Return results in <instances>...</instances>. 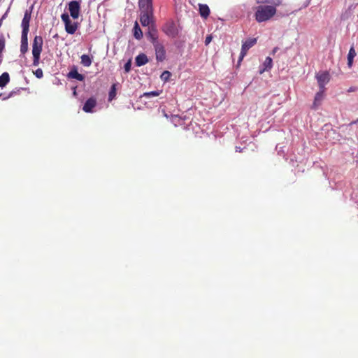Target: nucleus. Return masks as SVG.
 I'll return each mask as SVG.
<instances>
[{
	"label": "nucleus",
	"mask_w": 358,
	"mask_h": 358,
	"mask_svg": "<svg viewBox=\"0 0 358 358\" xmlns=\"http://www.w3.org/2000/svg\"><path fill=\"white\" fill-rule=\"evenodd\" d=\"M138 6L142 26L150 27L152 24L154 11L152 0H138Z\"/></svg>",
	"instance_id": "1"
},
{
	"label": "nucleus",
	"mask_w": 358,
	"mask_h": 358,
	"mask_svg": "<svg viewBox=\"0 0 358 358\" xmlns=\"http://www.w3.org/2000/svg\"><path fill=\"white\" fill-rule=\"evenodd\" d=\"M278 6L273 5H259L256 6L255 8L256 21L260 23L270 20L276 14Z\"/></svg>",
	"instance_id": "2"
},
{
	"label": "nucleus",
	"mask_w": 358,
	"mask_h": 358,
	"mask_svg": "<svg viewBox=\"0 0 358 358\" xmlns=\"http://www.w3.org/2000/svg\"><path fill=\"white\" fill-rule=\"evenodd\" d=\"M43 39L41 36H36L32 43L33 66L40 64L41 53L43 50Z\"/></svg>",
	"instance_id": "3"
},
{
	"label": "nucleus",
	"mask_w": 358,
	"mask_h": 358,
	"mask_svg": "<svg viewBox=\"0 0 358 358\" xmlns=\"http://www.w3.org/2000/svg\"><path fill=\"white\" fill-rule=\"evenodd\" d=\"M163 32L169 37L176 38L179 34V29L173 20H168L162 28Z\"/></svg>",
	"instance_id": "4"
},
{
	"label": "nucleus",
	"mask_w": 358,
	"mask_h": 358,
	"mask_svg": "<svg viewBox=\"0 0 358 358\" xmlns=\"http://www.w3.org/2000/svg\"><path fill=\"white\" fill-rule=\"evenodd\" d=\"M61 19L64 23L65 30L69 34H73L76 33L78 27L77 22H72L68 13H64L62 14Z\"/></svg>",
	"instance_id": "5"
},
{
	"label": "nucleus",
	"mask_w": 358,
	"mask_h": 358,
	"mask_svg": "<svg viewBox=\"0 0 358 358\" xmlns=\"http://www.w3.org/2000/svg\"><path fill=\"white\" fill-rule=\"evenodd\" d=\"M257 43V38H250L248 40H246L242 45L241 54L238 58V64L241 62V61L243 59L244 57L247 55L248 50L254 46Z\"/></svg>",
	"instance_id": "6"
},
{
	"label": "nucleus",
	"mask_w": 358,
	"mask_h": 358,
	"mask_svg": "<svg viewBox=\"0 0 358 358\" xmlns=\"http://www.w3.org/2000/svg\"><path fill=\"white\" fill-rule=\"evenodd\" d=\"M80 2L78 1H71L69 3V10L73 19H78L80 13Z\"/></svg>",
	"instance_id": "7"
},
{
	"label": "nucleus",
	"mask_w": 358,
	"mask_h": 358,
	"mask_svg": "<svg viewBox=\"0 0 358 358\" xmlns=\"http://www.w3.org/2000/svg\"><path fill=\"white\" fill-rule=\"evenodd\" d=\"M320 89L325 90V85L330 80V75L328 71H323L316 76Z\"/></svg>",
	"instance_id": "8"
},
{
	"label": "nucleus",
	"mask_w": 358,
	"mask_h": 358,
	"mask_svg": "<svg viewBox=\"0 0 358 358\" xmlns=\"http://www.w3.org/2000/svg\"><path fill=\"white\" fill-rule=\"evenodd\" d=\"M155 50L156 59L162 62L166 58V50L164 45L159 42L153 45Z\"/></svg>",
	"instance_id": "9"
},
{
	"label": "nucleus",
	"mask_w": 358,
	"mask_h": 358,
	"mask_svg": "<svg viewBox=\"0 0 358 358\" xmlns=\"http://www.w3.org/2000/svg\"><path fill=\"white\" fill-rule=\"evenodd\" d=\"M31 20V12L26 10L24 17L22 20L21 26L22 28V34L28 35L29 30V22Z\"/></svg>",
	"instance_id": "10"
},
{
	"label": "nucleus",
	"mask_w": 358,
	"mask_h": 358,
	"mask_svg": "<svg viewBox=\"0 0 358 358\" xmlns=\"http://www.w3.org/2000/svg\"><path fill=\"white\" fill-rule=\"evenodd\" d=\"M324 89H320V91L315 94L312 108L317 109L321 105L324 96Z\"/></svg>",
	"instance_id": "11"
},
{
	"label": "nucleus",
	"mask_w": 358,
	"mask_h": 358,
	"mask_svg": "<svg viewBox=\"0 0 358 358\" xmlns=\"http://www.w3.org/2000/svg\"><path fill=\"white\" fill-rule=\"evenodd\" d=\"M148 29L149 31L148 33V36L150 38V42L152 43V45L159 43L157 31L155 26L152 24L150 27H148Z\"/></svg>",
	"instance_id": "12"
},
{
	"label": "nucleus",
	"mask_w": 358,
	"mask_h": 358,
	"mask_svg": "<svg viewBox=\"0 0 358 358\" xmlns=\"http://www.w3.org/2000/svg\"><path fill=\"white\" fill-rule=\"evenodd\" d=\"M96 100L94 97H90L88 99L86 102L85 103L83 110L85 113H92V109L96 106Z\"/></svg>",
	"instance_id": "13"
},
{
	"label": "nucleus",
	"mask_w": 358,
	"mask_h": 358,
	"mask_svg": "<svg viewBox=\"0 0 358 358\" xmlns=\"http://www.w3.org/2000/svg\"><path fill=\"white\" fill-rule=\"evenodd\" d=\"M199 14L203 18L206 19L209 16L210 8L208 5L199 3Z\"/></svg>",
	"instance_id": "14"
},
{
	"label": "nucleus",
	"mask_w": 358,
	"mask_h": 358,
	"mask_svg": "<svg viewBox=\"0 0 358 358\" xmlns=\"http://www.w3.org/2000/svg\"><path fill=\"white\" fill-rule=\"evenodd\" d=\"M27 51H28V35L22 34L20 52L22 54H24Z\"/></svg>",
	"instance_id": "15"
},
{
	"label": "nucleus",
	"mask_w": 358,
	"mask_h": 358,
	"mask_svg": "<svg viewBox=\"0 0 358 358\" xmlns=\"http://www.w3.org/2000/svg\"><path fill=\"white\" fill-rule=\"evenodd\" d=\"M136 65L137 66H141L146 64L148 62V57L145 54L141 53L136 56L135 59Z\"/></svg>",
	"instance_id": "16"
},
{
	"label": "nucleus",
	"mask_w": 358,
	"mask_h": 358,
	"mask_svg": "<svg viewBox=\"0 0 358 358\" xmlns=\"http://www.w3.org/2000/svg\"><path fill=\"white\" fill-rule=\"evenodd\" d=\"M357 53L353 46H352L349 50L348 55V66L351 68L353 64V59L356 56Z\"/></svg>",
	"instance_id": "17"
},
{
	"label": "nucleus",
	"mask_w": 358,
	"mask_h": 358,
	"mask_svg": "<svg viewBox=\"0 0 358 358\" xmlns=\"http://www.w3.org/2000/svg\"><path fill=\"white\" fill-rule=\"evenodd\" d=\"M10 82V76L7 72L3 73L0 76V87H4Z\"/></svg>",
	"instance_id": "18"
},
{
	"label": "nucleus",
	"mask_w": 358,
	"mask_h": 358,
	"mask_svg": "<svg viewBox=\"0 0 358 358\" xmlns=\"http://www.w3.org/2000/svg\"><path fill=\"white\" fill-rule=\"evenodd\" d=\"M256 2L259 5L267 4L280 6L282 3L281 0H256Z\"/></svg>",
	"instance_id": "19"
},
{
	"label": "nucleus",
	"mask_w": 358,
	"mask_h": 358,
	"mask_svg": "<svg viewBox=\"0 0 358 358\" xmlns=\"http://www.w3.org/2000/svg\"><path fill=\"white\" fill-rule=\"evenodd\" d=\"M133 30H134V36L135 37V38L139 40L143 38V31H142L141 29L140 28L137 22H135Z\"/></svg>",
	"instance_id": "20"
},
{
	"label": "nucleus",
	"mask_w": 358,
	"mask_h": 358,
	"mask_svg": "<svg viewBox=\"0 0 358 358\" xmlns=\"http://www.w3.org/2000/svg\"><path fill=\"white\" fill-rule=\"evenodd\" d=\"M81 64L85 67H89L92 62V58L87 55H83L80 57Z\"/></svg>",
	"instance_id": "21"
},
{
	"label": "nucleus",
	"mask_w": 358,
	"mask_h": 358,
	"mask_svg": "<svg viewBox=\"0 0 358 358\" xmlns=\"http://www.w3.org/2000/svg\"><path fill=\"white\" fill-rule=\"evenodd\" d=\"M69 77L71 78L76 79L79 81H83L84 80V76L79 73L77 70H72L69 73Z\"/></svg>",
	"instance_id": "22"
},
{
	"label": "nucleus",
	"mask_w": 358,
	"mask_h": 358,
	"mask_svg": "<svg viewBox=\"0 0 358 358\" xmlns=\"http://www.w3.org/2000/svg\"><path fill=\"white\" fill-rule=\"evenodd\" d=\"M272 59L269 57H267L263 64L264 69L260 71V73H262L264 71H267L272 68Z\"/></svg>",
	"instance_id": "23"
},
{
	"label": "nucleus",
	"mask_w": 358,
	"mask_h": 358,
	"mask_svg": "<svg viewBox=\"0 0 358 358\" xmlns=\"http://www.w3.org/2000/svg\"><path fill=\"white\" fill-rule=\"evenodd\" d=\"M26 90V88L21 87V88H18V89L12 90L11 92H10V93L8 94V96L4 97L3 99L6 100L9 98L13 97L15 95L19 94L20 93L21 90Z\"/></svg>",
	"instance_id": "24"
},
{
	"label": "nucleus",
	"mask_w": 358,
	"mask_h": 358,
	"mask_svg": "<svg viewBox=\"0 0 358 358\" xmlns=\"http://www.w3.org/2000/svg\"><path fill=\"white\" fill-rule=\"evenodd\" d=\"M6 47V38L3 34H0V57H1L2 52Z\"/></svg>",
	"instance_id": "25"
},
{
	"label": "nucleus",
	"mask_w": 358,
	"mask_h": 358,
	"mask_svg": "<svg viewBox=\"0 0 358 358\" xmlns=\"http://www.w3.org/2000/svg\"><path fill=\"white\" fill-rule=\"evenodd\" d=\"M115 95H116V87H115V84H113L112 85L111 89L109 92V95H108L109 101L113 100L115 98Z\"/></svg>",
	"instance_id": "26"
},
{
	"label": "nucleus",
	"mask_w": 358,
	"mask_h": 358,
	"mask_svg": "<svg viewBox=\"0 0 358 358\" xmlns=\"http://www.w3.org/2000/svg\"><path fill=\"white\" fill-rule=\"evenodd\" d=\"M171 76V73L169 71H164L162 73L160 78H161V79L163 81L166 82V81L169 80V79L170 78Z\"/></svg>",
	"instance_id": "27"
},
{
	"label": "nucleus",
	"mask_w": 358,
	"mask_h": 358,
	"mask_svg": "<svg viewBox=\"0 0 358 358\" xmlns=\"http://www.w3.org/2000/svg\"><path fill=\"white\" fill-rule=\"evenodd\" d=\"M160 94V92L159 91H152V92H145L143 95V96H145V97H151V96H157Z\"/></svg>",
	"instance_id": "28"
},
{
	"label": "nucleus",
	"mask_w": 358,
	"mask_h": 358,
	"mask_svg": "<svg viewBox=\"0 0 358 358\" xmlns=\"http://www.w3.org/2000/svg\"><path fill=\"white\" fill-rule=\"evenodd\" d=\"M34 74L38 78H42L43 76V72L41 69H37L34 72Z\"/></svg>",
	"instance_id": "29"
},
{
	"label": "nucleus",
	"mask_w": 358,
	"mask_h": 358,
	"mask_svg": "<svg viewBox=\"0 0 358 358\" xmlns=\"http://www.w3.org/2000/svg\"><path fill=\"white\" fill-rule=\"evenodd\" d=\"M131 61H128L125 64H124V70L126 72H129L131 70Z\"/></svg>",
	"instance_id": "30"
},
{
	"label": "nucleus",
	"mask_w": 358,
	"mask_h": 358,
	"mask_svg": "<svg viewBox=\"0 0 358 358\" xmlns=\"http://www.w3.org/2000/svg\"><path fill=\"white\" fill-rule=\"evenodd\" d=\"M212 40V36H208L206 38V40H205V44L207 45H208L210 41Z\"/></svg>",
	"instance_id": "31"
},
{
	"label": "nucleus",
	"mask_w": 358,
	"mask_h": 358,
	"mask_svg": "<svg viewBox=\"0 0 358 358\" xmlns=\"http://www.w3.org/2000/svg\"><path fill=\"white\" fill-rule=\"evenodd\" d=\"M356 90H357V88L356 87H350L348 90V92H355Z\"/></svg>",
	"instance_id": "32"
},
{
	"label": "nucleus",
	"mask_w": 358,
	"mask_h": 358,
	"mask_svg": "<svg viewBox=\"0 0 358 358\" xmlns=\"http://www.w3.org/2000/svg\"><path fill=\"white\" fill-rule=\"evenodd\" d=\"M6 13H5V14L1 17V18L0 20L3 22V20L6 18Z\"/></svg>",
	"instance_id": "33"
},
{
	"label": "nucleus",
	"mask_w": 358,
	"mask_h": 358,
	"mask_svg": "<svg viewBox=\"0 0 358 358\" xmlns=\"http://www.w3.org/2000/svg\"><path fill=\"white\" fill-rule=\"evenodd\" d=\"M277 49H278V48H275L273 49V52H277Z\"/></svg>",
	"instance_id": "34"
},
{
	"label": "nucleus",
	"mask_w": 358,
	"mask_h": 358,
	"mask_svg": "<svg viewBox=\"0 0 358 358\" xmlns=\"http://www.w3.org/2000/svg\"><path fill=\"white\" fill-rule=\"evenodd\" d=\"M2 23H3V22L0 20V27H1Z\"/></svg>",
	"instance_id": "35"
},
{
	"label": "nucleus",
	"mask_w": 358,
	"mask_h": 358,
	"mask_svg": "<svg viewBox=\"0 0 358 358\" xmlns=\"http://www.w3.org/2000/svg\"><path fill=\"white\" fill-rule=\"evenodd\" d=\"M236 151L240 150V148H238V147H236Z\"/></svg>",
	"instance_id": "36"
},
{
	"label": "nucleus",
	"mask_w": 358,
	"mask_h": 358,
	"mask_svg": "<svg viewBox=\"0 0 358 358\" xmlns=\"http://www.w3.org/2000/svg\"><path fill=\"white\" fill-rule=\"evenodd\" d=\"M236 151L240 150V148H238V147H236Z\"/></svg>",
	"instance_id": "37"
},
{
	"label": "nucleus",
	"mask_w": 358,
	"mask_h": 358,
	"mask_svg": "<svg viewBox=\"0 0 358 358\" xmlns=\"http://www.w3.org/2000/svg\"><path fill=\"white\" fill-rule=\"evenodd\" d=\"M357 122H358V120H357Z\"/></svg>",
	"instance_id": "38"
},
{
	"label": "nucleus",
	"mask_w": 358,
	"mask_h": 358,
	"mask_svg": "<svg viewBox=\"0 0 358 358\" xmlns=\"http://www.w3.org/2000/svg\"><path fill=\"white\" fill-rule=\"evenodd\" d=\"M357 122H358V120H357Z\"/></svg>",
	"instance_id": "39"
}]
</instances>
